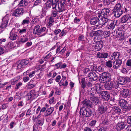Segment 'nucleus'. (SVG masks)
<instances>
[{
    "instance_id": "f257e3e1",
    "label": "nucleus",
    "mask_w": 131,
    "mask_h": 131,
    "mask_svg": "<svg viewBox=\"0 0 131 131\" xmlns=\"http://www.w3.org/2000/svg\"><path fill=\"white\" fill-rule=\"evenodd\" d=\"M91 72L89 73L88 77L90 79L91 81H96L98 77V75L96 72L98 73L99 72H101L104 71V68L100 66L97 67L95 64H93L90 67Z\"/></svg>"
},
{
    "instance_id": "f03ea898",
    "label": "nucleus",
    "mask_w": 131,
    "mask_h": 131,
    "mask_svg": "<svg viewBox=\"0 0 131 131\" xmlns=\"http://www.w3.org/2000/svg\"><path fill=\"white\" fill-rule=\"evenodd\" d=\"M127 10L125 7H123L122 4L117 3L112 10V13L116 18H118L120 17L124 12L125 13L127 12Z\"/></svg>"
},
{
    "instance_id": "7ed1b4c3",
    "label": "nucleus",
    "mask_w": 131,
    "mask_h": 131,
    "mask_svg": "<svg viewBox=\"0 0 131 131\" xmlns=\"http://www.w3.org/2000/svg\"><path fill=\"white\" fill-rule=\"evenodd\" d=\"M111 79L110 74L108 73L104 72L100 76L99 79L100 82L102 83H108Z\"/></svg>"
},
{
    "instance_id": "20e7f679",
    "label": "nucleus",
    "mask_w": 131,
    "mask_h": 131,
    "mask_svg": "<svg viewBox=\"0 0 131 131\" xmlns=\"http://www.w3.org/2000/svg\"><path fill=\"white\" fill-rule=\"evenodd\" d=\"M81 115L84 117H88L91 116L92 114V110L89 108L82 107L80 111Z\"/></svg>"
},
{
    "instance_id": "39448f33",
    "label": "nucleus",
    "mask_w": 131,
    "mask_h": 131,
    "mask_svg": "<svg viewBox=\"0 0 131 131\" xmlns=\"http://www.w3.org/2000/svg\"><path fill=\"white\" fill-rule=\"evenodd\" d=\"M119 86L117 81H109L105 86V88L107 90H111L112 88L117 89Z\"/></svg>"
},
{
    "instance_id": "423d86ee",
    "label": "nucleus",
    "mask_w": 131,
    "mask_h": 131,
    "mask_svg": "<svg viewBox=\"0 0 131 131\" xmlns=\"http://www.w3.org/2000/svg\"><path fill=\"white\" fill-rule=\"evenodd\" d=\"M108 103L105 102L98 106L97 110L99 113L101 114L104 113L106 111L108 107Z\"/></svg>"
},
{
    "instance_id": "0eeeda50",
    "label": "nucleus",
    "mask_w": 131,
    "mask_h": 131,
    "mask_svg": "<svg viewBox=\"0 0 131 131\" xmlns=\"http://www.w3.org/2000/svg\"><path fill=\"white\" fill-rule=\"evenodd\" d=\"M19 29L13 28L11 31L10 34L9 38L12 40H16L17 38V33L18 32Z\"/></svg>"
},
{
    "instance_id": "6e6552de",
    "label": "nucleus",
    "mask_w": 131,
    "mask_h": 131,
    "mask_svg": "<svg viewBox=\"0 0 131 131\" xmlns=\"http://www.w3.org/2000/svg\"><path fill=\"white\" fill-rule=\"evenodd\" d=\"M130 79L129 77H119L118 79L117 82L119 84L123 85L126 84L127 83L130 81Z\"/></svg>"
},
{
    "instance_id": "1a4fd4ad",
    "label": "nucleus",
    "mask_w": 131,
    "mask_h": 131,
    "mask_svg": "<svg viewBox=\"0 0 131 131\" xmlns=\"http://www.w3.org/2000/svg\"><path fill=\"white\" fill-rule=\"evenodd\" d=\"M10 15V14H7L3 18L2 23L0 27V29H4L6 28L9 19L8 17Z\"/></svg>"
},
{
    "instance_id": "9d476101",
    "label": "nucleus",
    "mask_w": 131,
    "mask_h": 131,
    "mask_svg": "<svg viewBox=\"0 0 131 131\" xmlns=\"http://www.w3.org/2000/svg\"><path fill=\"white\" fill-rule=\"evenodd\" d=\"M96 17L92 18L90 21V23L91 25H95L98 22L99 17L101 16L100 11H96Z\"/></svg>"
},
{
    "instance_id": "9b49d317",
    "label": "nucleus",
    "mask_w": 131,
    "mask_h": 131,
    "mask_svg": "<svg viewBox=\"0 0 131 131\" xmlns=\"http://www.w3.org/2000/svg\"><path fill=\"white\" fill-rule=\"evenodd\" d=\"M121 94L123 97L124 98H128L130 96L131 91L129 89H124L121 92Z\"/></svg>"
},
{
    "instance_id": "f8f14e48",
    "label": "nucleus",
    "mask_w": 131,
    "mask_h": 131,
    "mask_svg": "<svg viewBox=\"0 0 131 131\" xmlns=\"http://www.w3.org/2000/svg\"><path fill=\"white\" fill-rule=\"evenodd\" d=\"M131 21V14H129L122 16L120 20L121 23H128Z\"/></svg>"
},
{
    "instance_id": "ddd939ff",
    "label": "nucleus",
    "mask_w": 131,
    "mask_h": 131,
    "mask_svg": "<svg viewBox=\"0 0 131 131\" xmlns=\"http://www.w3.org/2000/svg\"><path fill=\"white\" fill-rule=\"evenodd\" d=\"M93 46L95 51H100L103 47V42L101 41H97L95 45Z\"/></svg>"
},
{
    "instance_id": "4468645a",
    "label": "nucleus",
    "mask_w": 131,
    "mask_h": 131,
    "mask_svg": "<svg viewBox=\"0 0 131 131\" xmlns=\"http://www.w3.org/2000/svg\"><path fill=\"white\" fill-rule=\"evenodd\" d=\"M107 23L108 24L106 26L107 28L108 29L112 30L114 28L116 24L117 21L115 20H110L109 19V20Z\"/></svg>"
},
{
    "instance_id": "2eb2a0df",
    "label": "nucleus",
    "mask_w": 131,
    "mask_h": 131,
    "mask_svg": "<svg viewBox=\"0 0 131 131\" xmlns=\"http://www.w3.org/2000/svg\"><path fill=\"white\" fill-rule=\"evenodd\" d=\"M122 63V61L121 59L115 60L113 63V68L115 69H118L121 67Z\"/></svg>"
},
{
    "instance_id": "dca6fc26",
    "label": "nucleus",
    "mask_w": 131,
    "mask_h": 131,
    "mask_svg": "<svg viewBox=\"0 0 131 131\" xmlns=\"http://www.w3.org/2000/svg\"><path fill=\"white\" fill-rule=\"evenodd\" d=\"M100 96L105 101H108L110 98V95L109 93L106 91H103L101 93Z\"/></svg>"
},
{
    "instance_id": "f3484780",
    "label": "nucleus",
    "mask_w": 131,
    "mask_h": 131,
    "mask_svg": "<svg viewBox=\"0 0 131 131\" xmlns=\"http://www.w3.org/2000/svg\"><path fill=\"white\" fill-rule=\"evenodd\" d=\"M36 72L39 73H38L37 74V76H38V77L37 78V79H40V77L42 75L43 73L41 72V71L40 70H38L37 71H35L29 73V77L30 78H32L33 77L34 75Z\"/></svg>"
},
{
    "instance_id": "a211bd4d",
    "label": "nucleus",
    "mask_w": 131,
    "mask_h": 131,
    "mask_svg": "<svg viewBox=\"0 0 131 131\" xmlns=\"http://www.w3.org/2000/svg\"><path fill=\"white\" fill-rule=\"evenodd\" d=\"M100 17H99L98 22L99 24L103 26L109 20V19L108 18H106L103 16L100 19Z\"/></svg>"
},
{
    "instance_id": "6ab92c4d",
    "label": "nucleus",
    "mask_w": 131,
    "mask_h": 131,
    "mask_svg": "<svg viewBox=\"0 0 131 131\" xmlns=\"http://www.w3.org/2000/svg\"><path fill=\"white\" fill-rule=\"evenodd\" d=\"M127 102L124 99L120 100L119 101L118 105L124 110L125 108L127 107Z\"/></svg>"
},
{
    "instance_id": "aec40b11",
    "label": "nucleus",
    "mask_w": 131,
    "mask_h": 131,
    "mask_svg": "<svg viewBox=\"0 0 131 131\" xmlns=\"http://www.w3.org/2000/svg\"><path fill=\"white\" fill-rule=\"evenodd\" d=\"M110 10L108 8H105L103 9L101 11L102 14L103 15V17L108 18L110 16Z\"/></svg>"
},
{
    "instance_id": "412c9836",
    "label": "nucleus",
    "mask_w": 131,
    "mask_h": 131,
    "mask_svg": "<svg viewBox=\"0 0 131 131\" xmlns=\"http://www.w3.org/2000/svg\"><path fill=\"white\" fill-rule=\"evenodd\" d=\"M52 9H56V10L60 13L64 11L65 10V9L59 4V3L53 7Z\"/></svg>"
},
{
    "instance_id": "4be33fe9",
    "label": "nucleus",
    "mask_w": 131,
    "mask_h": 131,
    "mask_svg": "<svg viewBox=\"0 0 131 131\" xmlns=\"http://www.w3.org/2000/svg\"><path fill=\"white\" fill-rule=\"evenodd\" d=\"M95 89L97 93L100 94V95L101 93L103 92L102 88V85L101 84L97 83L95 85Z\"/></svg>"
},
{
    "instance_id": "5701e85b",
    "label": "nucleus",
    "mask_w": 131,
    "mask_h": 131,
    "mask_svg": "<svg viewBox=\"0 0 131 131\" xmlns=\"http://www.w3.org/2000/svg\"><path fill=\"white\" fill-rule=\"evenodd\" d=\"M57 122V127L59 128L60 126V125L62 123V120L60 119L59 117L57 118L55 120L52 122L51 124L52 126H53L55 125Z\"/></svg>"
},
{
    "instance_id": "b1692460",
    "label": "nucleus",
    "mask_w": 131,
    "mask_h": 131,
    "mask_svg": "<svg viewBox=\"0 0 131 131\" xmlns=\"http://www.w3.org/2000/svg\"><path fill=\"white\" fill-rule=\"evenodd\" d=\"M126 126V123L124 122H122L117 124L116 126V128L118 130L123 129Z\"/></svg>"
},
{
    "instance_id": "393cba45",
    "label": "nucleus",
    "mask_w": 131,
    "mask_h": 131,
    "mask_svg": "<svg viewBox=\"0 0 131 131\" xmlns=\"http://www.w3.org/2000/svg\"><path fill=\"white\" fill-rule=\"evenodd\" d=\"M120 56L121 54L120 52H113L111 56L112 57L111 59L113 60H117Z\"/></svg>"
},
{
    "instance_id": "a878e982",
    "label": "nucleus",
    "mask_w": 131,
    "mask_h": 131,
    "mask_svg": "<svg viewBox=\"0 0 131 131\" xmlns=\"http://www.w3.org/2000/svg\"><path fill=\"white\" fill-rule=\"evenodd\" d=\"M89 79L87 78H82L81 79L82 83V87L83 89H84L86 87V84L90 83Z\"/></svg>"
},
{
    "instance_id": "bb28decb",
    "label": "nucleus",
    "mask_w": 131,
    "mask_h": 131,
    "mask_svg": "<svg viewBox=\"0 0 131 131\" xmlns=\"http://www.w3.org/2000/svg\"><path fill=\"white\" fill-rule=\"evenodd\" d=\"M41 27L39 25H37L34 28L33 30V32L34 34H37L39 37L40 32V31Z\"/></svg>"
},
{
    "instance_id": "cd10ccee",
    "label": "nucleus",
    "mask_w": 131,
    "mask_h": 131,
    "mask_svg": "<svg viewBox=\"0 0 131 131\" xmlns=\"http://www.w3.org/2000/svg\"><path fill=\"white\" fill-rule=\"evenodd\" d=\"M82 104L85 106L92 107L93 106L92 102L90 101V100L85 99L82 102Z\"/></svg>"
},
{
    "instance_id": "c85d7f7f",
    "label": "nucleus",
    "mask_w": 131,
    "mask_h": 131,
    "mask_svg": "<svg viewBox=\"0 0 131 131\" xmlns=\"http://www.w3.org/2000/svg\"><path fill=\"white\" fill-rule=\"evenodd\" d=\"M40 30L39 37L45 36L46 34L48 31V29L45 27H41Z\"/></svg>"
},
{
    "instance_id": "c756f323",
    "label": "nucleus",
    "mask_w": 131,
    "mask_h": 131,
    "mask_svg": "<svg viewBox=\"0 0 131 131\" xmlns=\"http://www.w3.org/2000/svg\"><path fill=\"white\" fill-rule=\"evenodd\" d=\"M108 55V53H107L98 52L97 54L96 57L97 58H106L107 57Z\"/></svg>"
},
{
    "instance_id": "7c9ffc66",
    "label": "nucleus",
    "mask_w": 131,
    "mask_h": 131,
    "mask_svg": "<svg viewBox=\"0 0 131 131\" xmlns=\"http://www.w3.org/2000/svg\"><path fill=\"white\" fill-rule=\"evenodd\" d=\"M25 64V60H22L20 61H19L18 64L16 65L17 68L16 69H20Z\"/></svg>"
},
{
    "instance_id": "2f4dec72",
    "label": "nucleus",
    "mask_w": 131,
    "mask_h": 131,
    "mask_svg": "<svg viewBox=\"0 0 131 131\" xmlns=\"http://www.w3.org/2000/svg\"><path fill=\"white\" fill-rule=\"evenodd\" d=\"M116 34L117 37H120L124 36L125 34V32L123 30L118 29L116 31Z\"/></svg>"
},
{
    "instance_id": "473e14b6",
    "label": "nucleus",
    "mask_w": 131,
    "mask_h": 131,
    "mask_svg": "<svg viewBox=\"0 0 131 131\" xmlns=\"http://www.w3.org/2000/svg\"><path fill=\"white\" fill-rule=\"evenodd\" d=\"M16 42L17 44H21L25 42V37L24 35L21 36Z\"/></svg>"
},
{
    "instance_id": "72a5a7b5",
    "label": "nucleus",
    "mask_w": 131,
    "mask_h": 131,
    "mask_svg": "<svg viewBox=\"0 0 131 131\" xmlns=\"http://www.w3.org/2000/svg\"><path fill=\"white\" fill-rule=\"evenodd\" d=\"M54 110V108L53 107H50L48 108L46 111V116H48L49 115H50L51 113L53 112Z\"/></svg>"
},
{
    "instance_id": "f704fd0d",
    "label": "nucleus",
    "mask_w": 131,
    "mask_h": 131,
    "mask_svg": "<svg viewBox=\"0 0 131 131\" xmlns=\"http://www.w3.org/2000/svg\"><path fill=\"white\" fill-rule=\"evenodd\" d=\"M112 110L113 112L117 114L121 113V109L117 106L113 107Z\"/></svg>"
},
{
    "instance_id": "c9c22d12",
    "label": "nucleus",
    "mask_w": 131,
    "mask_h": 131,
    "mask_svg": "<svg viewBox=\"0 0 131 131\" xmlns=\"http://www.w3.org/2000/svg\"><path fill=\"white\" fill-rule=\"evenodd\" d=\"M91 101H93L95 103H98L99 101L98 97L97 96H93L90 98Z\"/></svg>"
},
{
    "instance_id": "e433bc0d",
    "label": "nucleus",
    "mask_w": 131,
    "mask_h": 131,
    "mask_svg": "<svg viewBox=\"0 0 131 131\" xmlns=\"http://www.w3.org/2000/svg\"><path fill=\"white\" fill-rule=\"evenodd\" d=\"M44 122V119L40 118V119H38L37 121V126H41L43 124Z\"/></svg>"
},
{
    "instance_id": "4c0bfd02",
    "label": "nucleus",
    "mask_w": 131,
    "mask_h": 131,
    "mask_svg": "<svg viewBox=\"0 0 131 131\" xmlns=\"http://www.w3.org/2000/svg\"><path fill=\"white\" fill-rule=\"evenodd\" d=\"M96 90L95 89V86L91 89V90L89 91V94L92 95H94L96 93Z\"/></svg>"
},
{
    "instance_id": "58836bf2",
    "label": "nucleus",
    "mask_w": 131,
    "mask_h": 131,
    "mask_svg": "<svg viewBox=\"0 0 131 131\" xmlns=\"http://www.w3.org/2000/svg\"><path fill=\"white\" fill-rule=\"evenodd\" d=\"M45 7L46 9H48L51 8V6H52V4L51 2L49 1V2H48V0L46 2L45 4Z\"/></svg>"
},
{
    "instance_id": "ea45409f",
    "label": "nucleus",
    "mask_w": 131,
    "mask_h": 131,
    "mask_svg": "<svg viewBox=\"0 0 131 131\" xmlns=\"http://www.w3.org/2000/svg\"><path fill=\"white\" fill-rule=\"evenodd\" d=\"M16 43H13L12 42H9L7 45V47L9 49H12V48H14L15 46L14 45V44Z\"/></svg>"
},
{
    "instance_id": "a19ab883",
    "label": "nucleus",
    "mask_w": 131,
    "mask_h": 131,
    "mask_svg": "<svg viewBox=\"0 0 131 131\" xmlns=\"http://www.w3.org/2000/svg\"><path fill=\"white\" fill-rule=\"evenodd\" d=\"M97 121L95 120H92L90 123L89 126L91 127H93L95 125Z\"/></svg>"
},
{
    "instance_id": "79ce46f5",
    "label": "nucleus",
    "mask_w": 131,
    "mask_h": 131,
    "mask_svg": "<svg viewBox=\"0 0 131 131\" xmlns=\"http://www.w3.org/2000/svg\"><path fill=\"white\" fill-rule=\"evenodd\" d=\"M110 93L113 96H115L117 95L118 94V91L115 89L111 90L110 91Z\"/></svg>"
},
{
    "instance_id": "37998d69",
    "label": "nucleus",
    "mask_w": 131,
    "mask_h": 131,
    "mask_svg": "<svg viewBox=\"0 0 131 131\" xmlns=\"http://www.w3.org/2000/svg\"><path fill=\"white\" fill-rule=\"evenodd\" d=\"M19 78L18 77H16L14 79L11 80V84L12 85H14L15 84L16 82L18 80Z\"/></svg>"
},
{
    "instance_id": "c03bdc74",
    "label": "nucleus",
    "mask_w": 131,
    "mask_h": 131,
    "mask_svg": "<svg viewBox=\"0 0 131 131\" xmlns=\"http://www.w3.org/2000/svg\"><path fill=\"white\" fill-rule=\"evenodd\" d=\"M53 10H52L51 12V16L54 17H56L57 16L58 14V11L56 10V9H53Z\"/></svg>"
},
{
    "instance_id": "a18cd8bd",
    "label": "nucleus",
    "mask_w": 131,
    "mask_h": 131,
    "mask_svg": "<svg viewBox=\"0 0 131 131\" xmlns=\"http://www.w3.org/2000/svg\"><path fill=\"white\" fill-rule=\"evenodd\" d=\"M51 2L52 4V7H53L55 5L59 4V0H52Z\"/></svg>"
},
{
    "instance_id": "49530a36",
    "label": "nucleus",
    "mask_w": 131,
    "mask_h": 131,
    "mask_svg": "<svg viewBox=\"0 0 131 131\" xmlns=\"http://www.w3.org/2000/svg\"><path fill=\"white\" fill-rule=\"evenodd\" d=\"M62 6L64 9L66 5V0H61L60 2V4Z\"/></svg>"
},
{
    "instance_id": "de8ad7c7",
    "label": "nucleus",
    "mask_w": 131,
    "mask_h": 131,
    "mask_svg": "<svg viewBox=\"0 0 131 131\" xmlns=\"http://www.w3.org/2000/svg\"><path fill=\"white\" fill-rule=\"evenodd\" d=\"M103 2L105 6L108 5L110 4H111L109 0H104Z\"/></svg>"
},
{
    "instance_id": "09e8293b",
    "label": "nucleus",
    "mask_w": 131,
    "mask_h": 131,
    "mask_svg": "<svg viewBox=\"0 0 131 131\" xmlns=\"http://www.w3.org/2000/svg\"><path fill=\"white\" fill-rule=\"evenodd\" d=\"M35 84H31L30 83L27 84L26 85L27 87L29 89H31L35 86Z\"/></svg>"
},
{
    "instance_id": "8fccbe9b",
    "label": "nucleus",
    "mask_w": 131,
    "mask_h": 131,
    "mask_svg": "<svg viewBox=\"0 0 131 131\" xmlns=\"http://www.w3.org/2000/svg\"><path fill=\"white\" fill-rule=\"evenodd\" d=\"M112 61L109 60L106 62V66L109 68H111L112 67Z\"/></svg>"
},
{
    "instance_id": "3c124183",
    "label": "nucleus",
    "mask_w": 131,
    "mask_h": 131,
    "mask_svg": "<svg viewBox=\"0 0 131 131\" xmlns=\"http://www.w3.org/2000/svg\"><path fill=\"white\" fill-rule=\"evenodd\" d=\"M32 94H31V92H30L28 93L26 96V98L28 100L30 99L32 97Z\"/></svg>"
},
{
    "instance_id": "603ef678",
    "label": "nucleus",
    "mask_w": 131,
    "mask_h": 131,
    "mask_svg": "<svg viewBox=\"0 0 131 131\" xmlns=\"http://www.w3.org/2000/svg\"><path fill=\"white\" fill-rule=\"evenodd\" d=\"M19 11L18 10L16 9L14 12L13 14V15L16 17H18L19 16L18 12H19Z\"/></svg>"
},
{
    "instance_id": "864d4df0",
    "label": "nucleus",
    "mask_w": 131,
    "mask_h": 131,
    "mask_svg": "<svg viewBox=\"0 0 131 131\" xmlns=\"http://www.w3.org/2000/svg\"><path fill=\"white\" fill-rule=\"evenodd\" d=\"M66 34V30L64 29H63L61 31V33L59 35V36L60 37H61L65 35Z\"/></svg>"
},
{
    "instance_id": "5fc2aeb1",
    "label": "nucleus",
    "mask_w": 131,
    "mask_h": 131,
    "mask_svg": "<svg viewBox=\"0 0 131 131\" xmlns=\"http://www.w3.org/2000/svg\"><path fill=\"white\" fill-rule=\"evenodd\" d=\"M126 111H131V104L128 105L127 107H126L124 110Z\"/></svg>"
},
{
    "instance_id": "6e6d98bb",
    "label": "nucleus",
    "mask_w": 131,
    "mask_h": 131,
    "mask_svg": "<svg viewBox=\"0 0 131 131\" xmlns=\"http://www.w3.org/2000/svg\"><path fill=\"white\" fill-rule=\"evenodd\" d=\"M17 9L19 11V12H18V13L19 16H20V15H22L23 14L24 12L25 11L24 8H17Z\"/></svg>"
},
{
    "instance_id": "4d7b16f0",
    "label": "nucleus",
    "mask_w": 131,
    "mask_h": 131,
    "mask_svg": "<svg viewBox=\"0 0 131 131\" xmlns=\"http://www.w3.org/2000/svg\"><path fill=\"white\" fill-rule=\"evenodd\" d=\"M51 53L50 52L44 58L43 60L45 61H47V60L51 56Z\"/></svg>"
},
{
    "instance_id": "13d9d810",
    "label": "nucleus",
    "mask_w": 131,
    "mask_h": 131,
    "mask_svg": "<svg viewBox=\"0 0 131 131\" xmlns=\"http://www.w3.org/2000/svg\"><path fill=\"white\" fill-rule=\"evenodd\" d=\"M18 5L19 7L23 6L25 5V0H21L20 2Z\"/></svg>"
},
{
    "instance_id": "bf43d9fd",
    "label": "nucleus",
    "mask_w": 131,
    "mask_h": 131,
    "mask_svg": "<svg viewBox=\"0 0 131 131\" xmlns=\"http://www.w3.org/2000/svg\"><path fill=\"white\" fill-rule=\"evenodd\" d=\"M8 83V82H6L4 83H2L0 81V89L3 88L4 86L7 84Z\"/></svg>"
},
{
    "instance_id": "052dcab7",
    "label": "nucleus",
    "mask_w": 131,
    "mask_h": 131,
    "mask_svg": "<svg viewBox=\"0 0 131 131\" xmlns=\"http://www.w3.org/2000/svg\"><path fill=\"white\" fill-rule=\"evenodd\" d=\"M128 2L126 3V8H129L131 9V2L130 1H128Z\"/></svg>"
},
{
    "instance_id": "680f3d73",
    "label": "nucleus",
    "mask_w": 131,
    "mask_h": 131,
    "mask_svg": "<svg viewBox=\"0 0 131 131\" xmlns=\"http://www.w3.org/2000/svg\"><path fill=\"white\" fill-rule=\"evenodd\" d=\"M126 65L127 66L131 67V59H129L127 60Z\"/></svg>"
},
{
    "instance_id": "e2e57ef3",
    "label": "nucleus",
    "mask_w": 131,
    "mask_h": 131,
    "mask_svg": "<svg viewBox=\"0 0 131 131\" xmlns=\"http://www.w3.org/2000/svg\"><path fill=\"white\" fill-rule=\"evenodd\" d=\"M103 34L107 37L109 36L110 35V32L109 31H105L104 32Z\"/></svg>"
},
{
    "instance_id": "0e129e2a",
    "label": "nucleus",
    "mask_w": 131,
    "mask_h": 131,
    "mask_svg": "<svg viewBox=\"0 0 131 131\" xmlns=\"http://www.w3.org/2000/svg\"><path fill=\"white\" fill-rule=\"evenodd\" d=\"M8 106V104L7 103H5L2 105V108L3 110L7 108Z\"/></svg>"
},
{
    "instance_id": "69168bd1",
    "label": "nucleus",
    "mask_w": 131,
    "mask_h": 131,
    "mask_svg": "<svg viewBox=\"0 0 131 131\" xmlns=\"http://www.w3.org/2000/svg\"><path fill=\"white\" fill-rule=\"evenodd\" d=\"M31 20L30 19L29 17L25 19V25L27 24V26H28L27 24H29Z\"/></svg>"
},
{
    "instance_id": "338daca9",
    "label": "nucleus",
    "mask_w": 131,
    "mask_h": 131,
    "mask_svg": "<svg viewBox=\"0 0 131 131\" xmlns=\"http://www.w3.org/2000/svg\"><path fill=\"white\" fill-rule=\"evenodd\" d=\"M127 121L128 124L131 125V116L128 117L127 119Z\"/></svg>"
},
{
    "instance_id": "774afa93",
    "label": "nucleus",
    "mask_w": 131,
    "mask_h": 131,
    "mask_svg": "<svg viewBox=\"0 0 131 131\" xmlns=\"http://www.w3.org/2000/svg\"><path fill=\"white\" fill-rule=\"evenodd\" d=\"M15 123L14 122H12L10 123V128H12L15 125Z\"/></svg>"
}]
</instances>
